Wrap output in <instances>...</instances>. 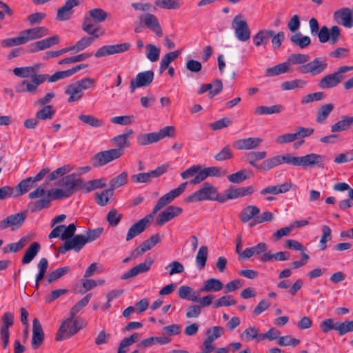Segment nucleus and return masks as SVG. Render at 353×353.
Instances as JSON below:
<instances>
[{
	"instance_id": "nucleus-33",
	"label": "nucleus",
	"mask_w": 353,
	"mask_h": 353,
	"mask_svg": "<svg viewBox=\"0 0 353 353\" xmlns=\"http://www.w3.org/2000/svg\"><path fill=\"white\" fill-rule=\"evenodd\" d=\"M291 185V183L288 182L277 185H270L261 190L260 194L265 195L268 194H278L285 193L290 190Z\"/></svg>"
},
{
	"instance_id": "nucleus-13",
	"label": "nucleus",
	"mask_w": 353,
	"mask_h": 353,
	"mask_svg": "<svg viewBox=\"0 0 353 353\" xmlns=\"http://www.w3.org/2000/svg\"><path fill=\"white\" fill-rule=\"evenodd\" d=\"M154 73L152 70H147L138 73L134 79L130 80V92L133 93L136 88L149 86L154 80Z\"/></svg>"
},
{
	"instance_id": "nucleus-19",
	"label": "nucleus",
	"mask_w": 353,
	"mask_h": 353,
	"mask_svg": "<svg viewBox=\"0 0 353 353\" xmlns=\"http://www.w3.org/2000/svg\"><path fill=\"white\" fill-rule=\"evenodd\" d=\"M131 45L129 43H122L116 45L103 46L99 48L94 54L97 58L112 55L117 53H122L128 51Z\"/></svg>"
},
{
	"instance_id": "nucleus-48",
	"label": "nucleus",
	"mask_w": 353,
	"mask_h": 353,
	"mask_svg": "<svg viewBox=\"0 0 353 353\" xmlns=\"http://www.w3.org/2000/svg\"><path fill=\"white\" fill-rule=\"evenodd\" d=\"M208 256V247L205 245L201 246L196 256V263L199 270H203L205 268Z\"/></svg>"
},
{
	"instance_id": "nucleus-27",
	"label": "nucleus",
	"mask_w": 353,
	"mask_h": 353,
	"mask_svg": "<svg viewBox=\"0 0 353 353\" xmlns=\"http://www.w3.org/2000/svg\"><path fill=\"white\" fill-rule=\"evenodd\" d=\"M21 32L26 43L30 41L43 38L50 33L48 28L44 26H37L21 30Z\"/></svg>"
},
{
	"instance_id": "nucleus-18",
	"label": "nucleus",
	"mask_w": 353,
	"mask_h": 353,
	"mask_svg": "<svg viewBox=\"0 0 353 353\" xmlns=\"http://www.w3.org/2000/svg\"><path fill=\"white\" fill-rule=\"evenodd\" d=\"M227 174L226 170L219 167H208L202 169L198 176L189 181L191 185L199 184L204 181L208 176H223Z\"/></svg>"
},
{
	"instance_id": "nucleus-47",
	"label": "nucleus",
	"mask_w": 353,
	"mask_h": 353,
	"mask_svg": "<svg viewBox=\"0 0 353 353\" xmlns=\"http://www.w3.org/2000/svg\"><path fill=\"white\" fill-rule=\"evenodd\" d=\"M156 6L167 10H175L179 8L182 5L181 0H156Z\"/></svg>"
},
{
	"instance_id": "nucleus-38",
	"label": "nucleus",
	"mask_w": 353,
	"mask_h": 353,
	"mask_svg": "<svg viewBox=\"0 0 353 353\" xmlns=\"http://www.w3.org/2000/svg\"><path fill=\"white\" fill-rule=\"evenodd\" d=\"M290 257V254L288 252H279L275 254H272L270 252L263 253L260 256V261L262 262L271 261L273 259L275 261H286Z\"/></svg>"
},
{
	"instance_id": "nucleus-34",
	"label": "nucleus",
	"mask_w": 353,
	"mask_h": 353,
	"mask_svg": "<svg viewBox=\"0 0 353 353\" xmlns=\"http://www.w3.org/2000/svg\"><path fill=\"white\" fill-rule=\"evenodd\" d=\"M268 250V245L265 243L261 242L256 245L247 248L241 254V256L245 259H249L255 254H261L265 253Z\"/></svg>"
},
{
	"instance_id": "nucleus-17",
	"label": "nucleus",
	"mask_w": 353,
	"mask_h": 353,
	"mask_svg": "<svg viewBox=\"0 0 353 353\" xmlns=\"http://www.w3.org/2000/svg\"><path fill=\"white\" fill-rule=\"evenodd\" d=\"M85 245L83 234H74L70 239L65 240L63 245L59 248V252L62 254H65L71 250L79 252Z\"/></svg>"
},
{
	"instance_id": "nucleus-6",
	"label": "nucleus",
	"mask_w": 353,
	"mask_h": 353,
	"mask_svg": "<svg viewBox=\"0 0 353 353\" xmlns=\"http://www.w3.org/2000/svg\"><path fill=\"white\" fill-rule=\"evenodd\" d=\"M83 328V325L74 316H70L61 325L56 335L58 341L71 337Z\"/></svg>"
},
{
	"instance_id": "nucleus-32",
	"label": "nucleus",
	"mask_w": 353,
	"mask_h": 353,
	"mask_svg": "<svg viewBox=\"0 0 353 353\" xmlns=\"http://www.w3.org/2000/svg\"><path fill=\"white\" fill-rule=\"evenodd\" d=\"M223 288V283L217 279L211 278L205 281L200 288V292H219Z\"/></svg>"
},
{
	"instance_id": "nucleus-7",
	"label": "nucleus",
	"mask_w": 353,
	"mask_h": 353,
	"mask_svg": "<svg viewBox=\"0 0 353 353\" xmlns=\"http://www.w3.org/2000/svg\"><path fill=\"white\" fill-rule=\"evenodd\" d=\"M327 62L325 58L316 57L306 64L301 65L297 68V71L301 74H310L312 76H317L323 73L327 68Z\"/></svg>"
},
{
	"instance_id": "nucleus-40",
	"label": "nucleus",
	"mask_w": 353,
	"mask_h": 353,
	"mask_svg": "<svg viewBox=\"0 0 353 353\" xmlns=\"http://www.w3.org/2000/svg\"><path fill=\"white\" fill-rule=\"evenodd\" d=\"M99 37V36L97 34L82 37L73 46L74 52L83 51L85 48H88Z\"/></svg>"
},
{
	"instance_id": "nucleus-43",
	"label": "nucleus",
	"mask_w": 353,
	"mask_h": 353,
	"mask_svg": "<svg viewBox=\"0 0 353 353\" xmlns=\"http://www.w3.org/2000/svg\"><path fill=\"white\" fill-rule=\"evenodd\" d=\"M159 141L156 132L139 134L137 137V143L141 146L154 143Z\"/></svg>"
},
{
	"instance_id": "nucleus-31",
	"label": "nucleus",
	"mask_w": 353,
	"mask_h": 353,
	"mask_svg": "<svg viewBox=\"0 0 353 353\" xmlns=\"http://www.w3.org/2000/svg\"><path fill=\"white\" fill-rule=\"evenodd\" d=\"M273 33V30L262 29L253 37V43L256 47L266 46Z\"/></svg>"
},
{
	"instance_id": "nucleus-55",
	"label": "nucleus",
	"mask_w": 353,
	"mask_h": 353,
	"mask_svg": "<svg viewBox=\"0 0 353 353\" xmlns=\"http://www.w3.org/2000/svg\"><path fill=\"white\" fill-rule=\"evenodd\" d=\"M341 326V323H334V321L333 319H327L321 322L320 324V328L321 329L322 332L324 333H327L331 330H335L338 332L339 334L340 335V329L339 327Z\"/></svg>"
},
{
	"instance_id": "nucleus-51",
	"label": "nucleus",
	"mask_w": 353,
	"mask_h": 353,
	"mask_svg": "<svg viewBox=\"0 0 353 353\" xmlns=\"http://www.w3.org/2000/svg\"><path fill=\"white\" fill-rule=\"evenodd\" d=\"M260 334L259 330L257 327L250 326L241 334V338L246 341H250L254 339L261 341V340H259Z\"/></svg>"
},
{
	"instance_id": "nucleus-10",
	"label": "nucleus",
	"mask_w": 353,
	"mask_h": 353,
	"mask_svg": "<svg viewBox=\"0 0 353 353\" xmlns=\"http://www.w3.org/2000/svg\"><path fill=\"white\" fill-rule=\"evenodd\" d=\"M57 185L65 189L70 196L83 188V181L74 174L63 176L58 181Z\"/></svg>"
},
{
	"instance_id": "nucleus-1",
	"label": "nucleus",
	"mask_w": 353,
	"mask_h": 353,
	"mask_svg": "<svg viewBox=\"0 0 353 353\" xmlns=\"http://www.w3.org/2000/svg\"><path fill=\"white\" fill-rule=\"evenodd\" d=\"M267 157L265 151H254L246 154V159L248 163L259 171H268L276 166L286 163L293 166L307 168L308 166L319 168L323 167L325 157L316 153L307 154L302 157H295L290 153L279 154L263 161L261 164H256V161L262 160Z\"/></svg>"
},
{
	"instance_id": "nucleus-39",
	"label": "nucleus",
	"mask_w": 353,
	"mask_h": 353,
	"mask_svg": "<svg viewBox=\"0 0 353 353\" xmlns=\"http://www.w3.org/2000/svg\"><path fill=\"white\" fill-rule=\"evenodd\" d=\"M291 42L301 49H303L311 44V39L308 36L303 35L301 32H296L290 37Z\"/></svg>"
},
{
	"instance_id": "nucleus-22",
	"label": "nucleus",
	"mask_w": 353,
	"mask_h": 353,
	"mask_svg": "<svg viewBox=\"0 0 353 353\" xmlns=\"http://www.w3.org/2000/svg\"><path fill=\"white\" fill-rule=\"evenodd\" d=\"M134 134L132 129L125 130L123 134L117 135L111 139L112 145L116 146L113 150L120 152L119 155L121 157L124 154V148L130 146V137Z\"/></svg>"
},
{
	"instance_id": "nucleus-46",
	"label": "nucleus",
	"mask_w": 353,
	"mask_h": 353,
	"mask_svg": "<svg viewBox=\"0 0 353 353\" xmlns=\"http://www.w3.org/2000/svg\"><path fill=\"white\" fill-rule=\"evenodd\" d=\"M128 174L126 171L122 172L119 175L114 176L110 181V189L113 192L128 183Z\"/></svg>"
},
{
	"instance_id": "nucleus-64",
	"label": "nucleus",
	"mask_w": 353,
	"mask_h": 353,
	"mask_svg": "<svg viewBox=\"0 0 353 353\" xmlns=\"http://www.w3.org/2000/svg\"><path fill=\"white\" fill-rule=\"evenodd\" d=\"M103 229L102 228H96L94 230H88L83 235L85 244L92 242L98 239L102 234Z\"/></svg>"
},
{
	"instance_id": "nucleus-37",
	"label": "nucleus",
	"mask_w": 353,
	"mask_h": 353,
	"mask_svg": "<svg viewBox=\"0 0 353 353\" xmlns=\"http://www.w3.org/2000/svg\"><path fill=\"white\" fill-rule=\"evenodd\" d=\"M30 241L28 236H23L18 242L8 244L3 248V253L17 252L22 250Z\"/></svg>"
},
{
	"instance_id": "nucleus-60",
	"label": "nucleus",
	"mask_w": 353,
	"mask_h": 353,
	"mask_svg": "<svg viewBox=\"0 0 353 353\" xmlns=\"http://www.w3.org/2000/svg\"><path fill=\"white\" fill-rule=\"evenodd\" d=\"M247 179V171L245 169H242L239 172L228 176V181L233 183H241L245 181Z\"/></svg>"
},
{
	"instance_id": "nucleus-4",
	"label": "nucleus",
	"mask_w": 353,
	"mask_h": 353,
	"mask_svg": "<svg viewBox=\"0 0 353 353\" xmlns=\"http://www.w3.org/2000/svg\"><path fill=\"white\" fill-rule=\"evenodd\" d=\"M95 81L91 78H83L68 85L65 90L69 97L68 101L72 103L79 100L83 96L84 90L94 88Z\"/></svg>"
},
{
	"instance_id": "nucleus-58",
	"label": "nucleus",
	"mask_w": 353,
	"mask_h": 353,
	"mask_svg": "<svg viewBox=\"0 0 353 353\" xmlns=\"http://www.w3.org/2000/svg\"><path fill=\"white\" fill-rule=\"evenodd\" d=\"M92 56V53H81L59 61V64H69L85 61Z\"/></svg>"
},
{
	"instance_id": "nucleus-35",
	"label": "nucleus",
	"mask_w": 353,
	"mask_h": 353,
	"mask_svg": "<svg viewBox=\"0 0 353 353\" xmlns=\"http://www.w3.org/2000/svg\"><path fill=\"white\" fill-rule=\"evenodd\" d=\"M41 249V245L38 242H33L26 250L23 256L22 257L21 262L23 264L30 263L34 257L37 255Z\"/></svg>"
},
{
	"instance_id": "nucleus-45",
	"label": "nucleus",
	"mask_w": 353,
	"mask_h": 353,
	"mask_svg": "<svg viewBox=\"0 0 353 353\" xmlns=\"http://www.w3.org/2000/svg\"><path fill=\"white\" fill-rule=\"evenodd\" d=\"M353 124V117H343V119L331 128L332 132H337L349 129Z\"/></svg>"
},
{
	"instance_id": "nucleus-21",
	"label": "nucleus",
	"mask_w": 353,
	"mask_h": 353,
	"mask_svg": "<svg viewBox=\"0 0 353 353\" xmlns=\"http://www.w3.org/2000/svg\"><path fill=\"white\" fill-rule=\"evenodd\" d=\"M353 10H351L348 8H342L336 10L334 12V21L340 25L343 26L347 28L353 27Z\"/></svg>"
},
{
	"instance_id": "nucleus-8",
	"label": "nucleus",
	"mask_w": 353,
	"mask_h": 353,
	"mask_svg": "<svg viewBox=\"0 0 353 353\" xmlns=\"http://www.w3.org/2000/svg\"><path fill=\"white\" fill-rule=\"evenodd\" d=\"M232 28L239 41L245 42L250 39V29L242 14H239L234 17L232 22Z\"/></svg>"
},
{
	"instance_id": "nucleus-23",
	"label": "nucleus",
	"mask_w": 353,
	"mask_h": 353,
	"mask_svg": "<svg viewBox=\"0 0 353 353\" xmlns=\"http://www.w3.org/2000/svg\"><path fill=\"white\" fill-rule=\"evenodd\" d=\"M81 0H67L65 4L57 10V20L65 21L71 19L73 14V8L78 6Z\"/></svg>"
},
{
	"instance_id": "nucleus-20",
	"label": "nucleus",
	"mask_w": 353,
	"mask_h": 353,
	"mask_svg": "<svg viewBox=\"0 0 353 353\" xmlns=\"http://www.w3.org/2000/svg\"><path fill=\"white\" fill-rule=\"evenodd\" d=\"M76 225L70 223L68 226L65 225H60L55 227L49 234V239L60 238L61 240L65 241L72 237L76 232Z\"/></svg>"
},
{
	"instance_id": "nucleus-26",
	"label": "nucleus",
	"mask_w": 353,
	"mask_h": 353,
	"mask_svg": "<svg viewBox=\"0 0 353 353\" xmlns=\"http://www.w3.org/2000/svg\"><path fill=\"white\" fill-rule=\"evenodd\" d=\"M153 263V259L150 257L147 258L144 262L137 265L136 266L128 270L127 272L122 274L121 279L122 280H127L131 278H134L139 275V274L147 272L150 270Z\"/></svg>"
},
{
	"instance_id": "nucleus-16",
	"label": "nucleus",
	"mask_w": 353,
	"mask_h": 353,
	"mask_svg": "<svg viewBox=\"0 0 353 353\" xmlns=\"http://www.w3.org/2000/svg\"><path fill=\"white\" fill-rule=\"evenodd\" d=\"M152 214H148L138 222L135 223L132 225V227L129 229L127 234L125 240L126 241H130L134 237L139 235L142 233L150 225L151 222L153 220Z\"/></svg>"
},
{
	"instance_id": "nucleus-5",
	"label": "nucleus",
	"mask_w": 353,
	"mask_h": 353,
	"mask_svg": "<svg viewBox=\"0 0 353 353\" xmlns=\"http://www.w3.org/2000/svg\"><path fill=\"white\" fill-rule=\"evenodd\" d=\"M353 70V66L343 65L338 68L333 73L322 77L318 82V87L321 90H328L336 87L345 78V73Z\"/></svg>"
},
{
	"instance_id": "nucleus-36",
	"label": "nucleus",
	"mask_w": 353,
	"mask_h": 353,
	"mask_svg": "<svg viewBox=\"0 0 353 353\" xmlns=\"http://www.w3.org/2000/svg\"><path fill=\"white\" fill-rule=\"evenodd\" d=\"M94 21L92 20V17L89 16H85L83 19V21L82 23V30L88 34L89 35H99V37L101 35L103 34V32H100V28L99 27H94L93 24Z\"/></svg>"
},
{
	"instance_id": "nucleus-2",
	"label": "nucleus",
	"mask_w": 353,
	"mask_h": 353,
	"mask_svg": "<svg viewBox=\"0 0 353 353\" xmlns=\"http://www.w3.org/2000/svg\"><path fill=\"white\" fill-rule=\"evenodd\" d=\"M310 32L312 35H318L319 41L325 43L330 42L335 45L341 38V30L338 26H333L330 28L323 26L319 30V24L316 19L311 18L309 21Z\"/></svg>"
},
{
	"instance_id": "nucleus-44",
	"label": "nucleus",
	"mask_w": 353,
	"mask_h": 353,
	"mask_svg": "<svg viewBox=\"0 0 353 353\" xmlns=\"http://www.w3.org/2000/svg\"><path fill=\"white\" fill-rule=\"evenodd\" d=\"M26 43L21 31L19 32L17 37L3 39L1 42V46L3 48L18 46Z\"/></svg>"
},
{
	"instance_id": "nucleus-62",
	"label": "nucleus",
	"mask_w": 353,
	"mask_h": 353,
	"mask_svg": "<svg viewBox=\"0 0 353 353\" xmlns=\"http://www.w3.org/2000/svg\"><path fill=\"white\" fill-rule=\"evenodd\" d=\"M92 297V294H88L81 300L78 301L71 309L70 315L74 316L83 307L87 305Z\"/></svg>"
},
{
	"instance_id": "nucleus-29",
	"label": "nucleus",
	"mask_w": 353,
	"mask_h": 353,
	"mask_svg": "<svg viewBox=\"0 0 353 353\" xmlns=\"http://www.w3.org/2000/svg\"><path fill=\"white\" fill-rule=\"evenodd\" d=\"M182 211L183 209L180 207L170 205L159 214L157 222L159 225H163L166 222L179 216Z\"/></svg>"
},
{
	"instance_id": "nucleus-52",
	"label": "nucleus",
	"mask_w": 353,
	"mask_h": 353,
	"mask_svg": "<svg viewBox=\"0 0 353 353\" xmlns=\"http://www.w3.org/2000/svg\"><path fill=\"white\" fill-rule=\"evenodd\" d=\"M307 84V81L303 79H294L284 81L281 83V88L283 90H290L303 88Z\"/></svg>"
},
{
	"instance_id": "nucleus-49",
	"label": "nucleus",
	"mask_w": 353,
	"mask_h": 353,
	"mask_svg": "<svg viewBox=\"0 0 353 353\" xmlns=\"http://www.w3.org/2000/svg\"><path fill=\"white\" fill-rule=\"evenodd\" d=\"M310 60V56L306 54L292 53L289 55L287 62L290 65L301 64L304 65Z\"/></svg>"
},
{
	"instance_id": "nucleus-24",
	"label": "nucleus",
	"mask_w": 353,
	"mask_h": 353,
	"mask_svg": "<svg viewBox=\"0 0 353 353\" xmlns=\"http://www.w3.org/2000/svg\"><path fill=\"white\" fill-rule=\"evenodd\" d=\"M139 20L143 22L144 25L154 32L157 36L161 37L163 35L159 19L154 14L145 12L139 16Z\"/></svg>"
},
{
	"instance_id": "nucleus-12",
	"label": "nucleus",
	"mask_w": 353,
	"mask_h": 353,
	"mask_svg": "<svg viewBox=\"0 0 353 353\" xmlns=\"http://www.w3.org/2000/svg\"><path fill=\"white\" fill-rule=\"evenodd\" d=\"M48 79V75H34L31 80L25 79L16 86L17 92L36 93L38 87Z\"/></svg>"
},
{
	"instance_id": "nucleus-54",
	"label": "nucleus",
	"mask_w": 353,
	"mask_h": 353,
	"mask_svg": "<svg viewBox=\"0 0 353 353\" xmlns=\"http://www.w3.org/2000/svg\"><path fill=\"white\" fill-rule=\"evenodd\" d=\"M89 15L94 23H100L105 21L108 17V13L101 8H93L89 10Z\"/></svg>"
},
{
	"instance_id": "nucleus-53",
	"label": "nucleus",
	"mask_w": 353,
	"mask_h": 353,
	"mask_svg": "<svg viewBox=\"0 0 353 353\" xmlns=\"http://www.w3.org/2000/svg\"><path fill=\"white\" fill-rule=\"evenodd\" d=\"M113 192L110 188L103 190L101 192L95 193L96 202L101 206L106 205L110 200V198L112 196Z\"/></svg>"
},
{
	"instance_id": "nucleus-50",
	"label": "nucleus",
	"mask_w": 353,
	"mask_h": 353,
	"mask_svg": "<svg viewBox=\"0 0 353 353\" xmlns=\"http://www.w3.org/2000/svg\"><path fill=\"white\" fill-rule=\"evenodd\" d=\"M179 55L178 50L167 53L162 59L160 63V73H163L169 66L170 63L174 61Z\"/></svg>"
},
{
	"instance_id": "nucleus-59",
	"label": "nucleus",
	"mask_w": 353,
	"mask_h": 353,
	"mask_svg": "<svg viewBox=\"0 0 353 353\" xmlns=\"http://www.w3.org/2000/svg\"><path fill=\"white\" fill-rule=\"evenodd\" d=\"M106 185L103 179H94L88 181L87 183L83 182V188L85 192H89L97 188H104Z\"/></svg>"
},
{
	"instance_id": "nucleus-28",
	"label": "nucleus",
	"mask_w": 353,
	"mask_h": 353,
	"mask_svg": "<svg viewBox=\"0 0 353 353\" xmlns=\"http://www.w3.org/2000/svg\"><path fill=\"white\" fill-rule=\"evenodd\" d=\"M45 334L39 321L35 318L32 321V347L38 349L43 343Z\"/></svg>"
},
{
	"instance_id": "nucleus-56",
	"label": "nucleus",
	"mask_w": 353,
	"mask_h": 353,
	"mask_svg": "<svg viewBox=\"0 0 353 353\" xmlns=\"http://www.w3.org/2000/svg\"><path fill=\"white\" fill-rule=\"evenodd\" d=\"M146 57L151 62H155L159 60L161 50L154 44H148L145 46Z\"/></svg>"
},
{
	"instance_id": "nucleus-11",
	"label": "nucleus",
	"mask_w": 353,
	"mask_h": 353,
	"mask_svg": "<svg viewBox=\"0 0 353 353\" xmlns=\"http://www.w3.org/2000/svg\"><path fill=\"white\" fill-rule=\"evenodd\" d=\"M214 194H216V188L212 184L205 183L202 188L188 196L184 201L186 203H194L203 200H212Z\"/></svg>"
},
{
	"instance_id": "nucleus-15",
	"label": "nucleus",
	"mask_w": 353,
	"mask_h": 353,
	"mask_svg": "<svg viewBox=\"0 0 353 353\" xmlns=\"http://www.w3.org/2000/svg\"><path fill=\"white\" fill-rule=\"evenodd\" d=\"M120 152L110 149L97 153L92 157V165L94 167L103 166L114 160L121 157Z\"/></svg>"
},
{
	"instance_id": "nucleus-25",
	"label": "nucleus",
	"mask_w": 353,
	"mask_h": 353,
	"mask_svg": "<svg viewBox=\"0 0 353 353\" xmlns=\"http://www.w3.org/2000/svg\"><path fill=\"white\" fill-rule=\"evenodd\" d=\"M262 143L260 137H248L234 141L232 145L239 150H251L258 148Z\"/></svg>"
},
{
	"instance_id": "nucleus-42",
	"label": "nucleus",
	"mask_w": 353,
	"mask_h": 353,
	"mask_svg": "<svg viewBox=\"0 0 353 353\" xmlns=\"http://www.w3.org/2000/svg\"><path fill=\"white\" fill-rule=\"evenodd\" d=\"M34 183L32 177L23 179L14 189V196H21L28 192L32 188Z\"/></svg>"
},
{
	"instance_id": "nucleus-14",
	"label": "nucleus",
	"mask_w": 353,
	"mask_h": 353,
	"mask_svg": "<svg viewBox=\"0 0 353 353\" xmlns=\"http://www.w3.org/2000/svg\"><path fill=\"white\" fill-rule=\"evenodd\" d=\"M27 216L26 212L10 215L0 221V230L10 228L12 231L21 227Z\"/></svg>"
},
{
	"instance_id": "nucleus-57",
	"label": "nucleus",
	"mask_w": 353,
	"mask_h": 353,
	"mask_svg": "<svg viewBox=\"0 0 353 353\" xmlns=\"http://www.w3.org/2000/svg\"><path fill=\"white\" fill-rule=\"evenodd\" d=\"M69 271H70V267L65 266V267L57 268L55 270L51 272L48 276V279H47L48 283L50 284V283H52L54 281L58 280L63 276L68 274V272Z\"/></svg>"
},
{
	"instance_id": "nucleus-63",
	"label": "nucleus",
	"mask_w": 353,
	"mask_h": 353,
	"mask_svg": "<svg viewBox=\"0 0 353 353\" xmlns=\"http://www.w3.org/2000/svg\"><path fill=\"white\" fill-rule=\"evenodd\" d=\"M14 316L12 312H5L1 317L3 325L1 327L0 330L9 331V328L14 325Z\"/></svg>"
},
{
	"instance_id": "nucleus-30",
	"label": "nucleus",
	"mask_w": 353,
	"mask_h": 353,
	"mask_svg": "<svg viewBox=\"0 0 353 353\" xmlns=\"http://www.w3.org/2000/svg\"><path fill=\"white\" fill-rule=\"evenodd\" d=\"M259 213L260 209L257 206L250 205L246 206L240 212L239 217L242 223H245L251 221Z\"/></svg>"
},
{
	"instance_id": "nucleus-41",
	"label": "nucleus",
	"mask_w": 353,
	"mask_h": 353,
	"mask_svg": "<svg viewBox=\"0 0 353 353\" xmlns=\"http://www.w3.org/2000/svg\"><path fill=\"white\" fill-rule=\"evenodd\" d=\"M290 65L288 62L279 63L274 67L268 68L265 70V77H274L290 72Z\"/></svg>"
},
{
	"instance_id": "nucleus-3",
	"label": "nucleus",
	"mask_w": 353,
	"mask_h": 353,
	"mask_svg": "<svg viewBox=\"0 0 353 353\" xmlns=\"http://www.w3.org/2000/svg\"><path fill=\"white\" fill-rule=\"evenodd\" d=\"M70 196V194L63 188H52L48 191L46 196L30 203L29 208L32 212H35L48 208L51 200H59Z\"/></svg>"
},
{
	"instance_id": "nucleus-61",
	"label": "nucleus",
	"mask_w": 353,
	"mask_h": 353,
	"mask_svg": "<svg viewBox=\"0 0 353 353\" xmlns=\"http://www.w3.org/2000/svg\"><path fill=\"white\" fill-rule=\"evenodd\" d=\"M236 303V301L232 297V296L225 295L215 301L214 303V307L215 308H218L220 307L234 305Z\"/></svg>"
},
{
	"instance_id": "nucleus-9",
	"label": "nucleus",
	"mask_w": 353,
	"mask_h": 353,
	"mask_svg": "<svg viewBox=\"0 0 353 353\" xmlns=\"http://www.w3.org/2000/svg\"><path fill=\"white\" fill-rule=\"evenodd\" d=\"M189 182H183L181 183L178 188H174L172 190H170L169 192L166 193L165 194L163 195L157 201V204L153 208V210L152 213L150 214H152V216L154 217V215L159 211L161 209H162L164 206L168 205V203H171L175 198L179 196L181 194L183 193L185 191L187 185Z\"/></svg>"
}]
</instances>
